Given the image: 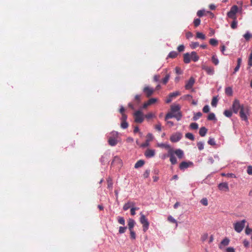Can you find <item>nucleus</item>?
Instances as JSON below:
<instances>
[{
	"instance_id": "obj_1",
	"label": "nucleus",
	"mask_w": 252,
	"mask_h": 252,
	"mask_svg": "<svg viewBox=\"0 0 252 252\" xmlns=\"http://www.w3.org/2000/svg\"><path fill=\"white\" fill-rule=\"evenodd\" d=\"M140 222L143 225V230L146 232L149 228V222L146 219L145 216L142 213H140Z\"/></svg>"
},
{
	"instance_id": "obj_60",
	"label": "nucleus",
	"mask_w": 252,
	"mask_h": 252,
	"mask_svg": "<svg viewBox=\"0 0 252 252\" xmlns=\"http://www.w3.org/2000/svg\"><path fill=\"white\" fill-rule=\"evenodd\" d=\"M150 173V170L147 169L143 174V177L145 178H147L149 176Z\"/></svg>"
},
{
	"instance_id": "obj_44",
	"label": "nucleus",
	"mask_w": 252,
	"mask_h": 252,
	"mask_svg": "<svg viewBox=\"0 0 252 252\" xmlns=\"http://www.w3.org/2000/svg\"><path fill=\"white\" fill-rule=\"evenodd\" d=\"M204 142H203L200 141V142H198L197 143V146L198 149L200 151H201L204 149Z\"/></svg>"
},
{
	"instance_id": "obj_33",
	"label": "nucleus",
	"mask_w": 252,
	"mask_h": 252,
	"mask_svg": "<svg viewBox=\"0 0 252 252\" xmlns=\"http://www.w3.org/2000/svg\"><path fill=\"white\" fill-rule=\"evenodd\" d=\"M225 93L227 95H228L229 96L232 95L233 94V91H232V88L229 87L226 88L225 89Z\"/></svg>"
},
{
	"instance_id": "obj_11",
	"label": "nucleus",
	"mask_w": 252,
	"mask_h": 252,
	"mask_svg": "<svg viewBox=\"0 0 252 252\" xmlns=\"http://www.w3.org/2000/svg\"><path fill=\"white\" fill-rule=\"evenodd\" d=\"M202 68L209 75H213L215 73L214 68L213 67L203 65L202 66Z\"/></svg>"
},
{
	"instance_id": "obj_2",
	"label": "nucleus",
	"mask_w": 252,
	"mask_h": 252,
	"mask_svg": "<svg viewBox=\"0 0 252 252\" xmlns=\"http://www.w3.org/2000/svg\"><path fill=\"white\" fill-rule=\"evenodd\" d=\"M246 220H245L237 221L234 224V230L238 233H240L245 227Z\"/></svg>"
},
{
	"instance_id": "obj_23",
	"label": "nucleus",
	"mask_w": 252,
	"mask_h": 252,
	"mask_svg": "<svg viewBox=\"0 0 252 252\" xmlns=\"http://www.w3.org/2000/svg\"><path fill=\"white\" fill-rule=\"evenodd\" d=\"M191 58L190 54L189 53H186L184 55V62L186 63H190Z\"/></svg>"
},
{
	"instance_id": "obj_42",
	"label": "nucleus",
	"mask_w": 252,
	"mask_h": 252,
	"mask_svg": "<svg viewBox=\"0 0 252 252\" xmlns=\"http://www.w3.org/2000/svg\"><path fill=\"white\" fill-rule=\"evenodd\" d=\"M209 43L212 46H216L218 44V41L215 38H211L210 39Z\"/></svg>"
},
{
	"instance_id": "obj_13",
	"label": "nucleus",
	"mask_w": 252,
	"mask_h": 252,
	"mask_svg": "<svg viewBox=\"0 0 252 252\" xmlns=\"http://www.w3.org/2000/svg\"><path fill=\"white\" fill-rule=\"evenodd\" d=\"M195 83V79L193 77H191L186 82L185 88L186 90L191 89Z\"/></svg>"
},
{
	"instance_id": "obj_52",
	"label": "nucleus",
	"mask_w": 252,
	"mask_h": 252,
	"mask_svg": "<svg viewBox=\"0 0 252 252\" xmlns=\"http://www.w3.org/2000/svg\"><path fill=\"white\" fill-rule=\"evenodd\" d=\"M110 137H114L115 139H117L118 136V132L115 131H113L111 132Z\"/></svg>"
},
{
	"instance_id": "obj_6",
	"label": "nucleus",
	"mask_w": 252,
	"mask_h": 252,
	"mask_svg": "<svg viewBox=\"0 0 252 252\" xmlns=\"http://www.w3.org/2000/svg\"><path fill=\"white\" fill-rule=\"evenodd\" d=\"M134 121L136 123H141L144 121V116L141 110H137L134 113Z\"/></svg>"
},
{
	"instance_id": "obj_61",
	"label": "nucleus",
	"mask_w": 252,
	"mask_h": 252,
	"mask_svg": "<svg viewBox=\"0 0 252 252\" xmlns=\"http://www.w3.org/2000/svg\"><path fill=\"white\" fill-rule=\"evenodd\" d=\"M153 134L151 133H149L147 135V140H149V141H151L153 139Z\"/></svg>"
},
{
	"instance_id": "obj_29",
	"label": "nucleus",
	"mask_w": 252,
	"mask_h": 252,
	"mask_svg": "<svg viewBox=\"0 0 252 252\" xmlns=\"http://www.w3.org/2000/svg\"><path fill=\"white\" fill-rule=\"evenodd\" d=\"M202 114L200 112H197L196 113H194V116L192 118V120L194 121H197L199 119L201 116Z\"/></svg>"
},
{
	"instance_id": "obj_3",
	"label": "nucleus",
	"mask_w": 252,
	"mask_h": 252,
	"mask_svg": "<svg viewBox=\"0 0 252 252\" xmlns=\"http://www.w3.org/2000/svg\"><path fill=\"white\" fill-rule=\"evenodd\" d=\"M238 11V7L236 5H233L229 11L227 13L228 17L231 19H236V14Z\"/></svg>"
},
{
	"instance_id": "obj_30",
	"label": "nucleus",
	"mask_w": 252,
	"mask_h": 252,
	"mask_svg": "<svg viewBox=\"0 0 252 252\" xmlns=\"http://www.w3.org/2000/svg\"><path fill=\"white\" fill-rule=\"evenodd\" d=\"M207 119L209 121H216L217 119L214 113H210L208 116Z\"/></svg>"
},
{
	"instance_id": "obj_41",
	"label": "nucleus",
	"mask_w": 252,
	"mask_h": 252,
	"mask_svg": "<svg viewBox=\"0 0 252 252\" xmlns=\"http://www.w3.org/2000/svg\"><path fill=\"white\" fill-rule=\"evenodd\" d=\"M118 222L123 225H125V220L123 217H118L117 219Z\"/></svg>"
},
{
	"instance_id": "obj_12",
	"label": "nucleus",
	"mask_w": 252,
	"mask_h": 252,
	"mask_svg": "<svg viewBox=\"0 0 252 252\" xmlns=\"http://www.w3.org/2000/svg\"><path fill=\"white\" fill-rule=\"evenodd\" d=\"M154 89L149 86H146L144 88L143 91L147 97L151 96L154 92Z\"/></svg>"
},
{
	"instance_id": "obj_18",
	"label": "nucleus",
	"mask_w": 252,
	"mask_h": 252,
	"mask_svg": "<svg viewBox=\"0 0 252 252\" xmlns=\"http://www.w3.org/2000/svg\"><path fill=\"white\" fill-rule=\"evenodd\" d=\"M108 142L109 144L111 146H115L118 143V140L117 139H115L114 137H108Z\"/></svg>"
},
{
	"instance_id": "obj_16",
	"label": "nucleus",
	"mask_w": 252,
	"mask_h": 252,
	"mask_svg": "<svg viewBox=\"0 0 252 252\" xmlns=\"http://www.w3.org/2000/svg\"><path fill=\"white\" fill-rule=\"evenodd\" d=\"M144 155L147 158H153L155 155V150H153V149H148L145 152Z\"/></svg>"
},
{
	"instance_id": "obj_59",
	"label": "nucleus",
	"mask_w": 252,
	"mask_h": 252,
	"mask_svg": "<svg viewBox=\"0 0 252 252\" xmlns=\"http://www.w3.org/2000/svg\"><path fill=\"white\" fill-rule=\"evenodd\" d=\"M200 202L202 204H203L204 206H207L208 205V200L206 198H202Z\"/></svg>"
},
{
	"instance_id": "obj_34",
	"label": "nucleus",
	"mask_w": 252,
	"mask_h": 252,
	"mask_svg": "<svg viewBox=\"0 0 252 252\" xmlns=\"http://www.w3.org/2000/svg\"><path fill=\"white\" fill-rule=\"evenodd\" d=\"M218 102V99L217 96H215L213 98L211 102V105L213 107H216Z\"/></svg>"
},
{
	"instance_id": "obj_58",
	"label": "nucleus",
	"mask_w": 252,
	"mask_h": 252,
	"mask_svg": "<svg viewBox=\"0 0 252 252\" xmlns=\"http://www.w3.org/2000/svg\"><path fill=\"white\" fill-rule=\"evenodd\" d=\"M167 220H169V221L172 222V223H177V220L173 218L171 216H169L168 217V218H167Z\"/></svg>"
},
{
	"instance_id": "obj_24",
	"label": "nucleus",
	"mask_w": 252,
	"mask_h": 252,
	"mask_svg": "<svg viewBox=\"0 0 252 252\" xmlns=\"http://www.w3.org/2000/svg\"><path fill=\"white\" fill-rule=\"evenodd\" d=\"M230 240L228 238H225L223 239L220 242V245L219 246V248L220 249H222L221 246H227L229 243Z\"/></svg>"
},
{
	"instance_id": "obj_56",
	"label": "nucleus",
	"mask_w": 252,
	"mask_h": 252,
	"mask_svg": "<svg viewBox=\"0 0 252 252\" xmlns=\"http://www.w3.org/2000/svg\"><path fill=\"white\" fill-rule=\"evenodd\" d=\"M209 111H210V107H209V105H206L203 108V112L204 113H208L209 112Z\"/></svg>"
},
{
	"instance_id": "obj_50",
	"label": "nucleus",
	"mask_w": 252,
	"mask_h": 252,
	"mask_svg": "<svg viewBox=\"0 0 252 252\" xmlns=\"http://www.w3.org/2000/svg\"><path fill=\"white\" fill-rule=\"evenodd\" d=\"M107 154H104L102 155L100 159V161L101 162V164H104V162H105L106 159L107 158Z\"/></svg>"
},
{
	"instance_id": "obj_43",
	"label": "nucleus",
	"mask_w": 252,
	"mask_h": 252,
	"mask_svg": "<svg viewBox=\"0 0 252 252\" xmlns=\"http://www.w3.org/2000/svg\"><path fill=\"white\" fill-rule=\"evenodd\" d=\"M208 144L211 145V146H215L216 145V142L215 141V139L214 138L210 137L208 141Z\"/></svg>"
},
{
	"instance_id": "obj_7",
	"label": "nucleus",
	"mask_w": 252,
	"mask_h": 252,
	"mask_svg": "<svg viewBox=\"0 0 252 252\" xmlns=\"http://www.w3.org/2000/svg\"><path fill=\"white\" fill-rule=\"evenodd\" d=\"M242 107H245L243 105H241L240 103V101L238 99H235L233 101L232 108L233 110V111L234 113L237 114L239 110L241 109Z\"/></svg>"
},
{
	"instance_id": "obj_22",
	"label": "nucleus",
	"mask_w": 252,
	"mask_h": 252,
	"mask_svg": "<svg viewBox=\"0 0 252 252\" xmlns=\"http://www.w3.org/2000/svg\"><path fill=\"white\" fill-rule=\"evenodd\" d=\"M237 65L235 67L234 69V71L233 72V74H235L236 72H237L240 67V65H241V64L242 63V59L239 58L237 59Z\"/></svg>"
},
{
	"instance_id": "obj_31",
	"label": "nucleus",
	"mask_w": 252,
	"mask_h": 252,
	"mask_svg": "<svg viewBox=\"0 0 252 252\" xmlns=\"http://www.w3.org/2000/svg\"><path fill=\"white\" fill-rule=\"evenodd\" d=\"M178 54V52H177L176 51H173L169 53L167 58H175L177 56Z\"/></svg>"
},
{
	"instance_id": "obj_39",
	"label": "nucleus",
	"mask_w": 252,
	"mask_h": 252,
	"mask_svg": "<svg viewBox=\"0 0 252 252\" xmlns=\"http://www.w3.org/2000/svg\"><path fill=\"white\" fill-rule=\"evenodd\" d=\"M196 37L198 38L201 39L202 40H204L206 38L205 34L200 32H197Z\"/></svg>"
},
{
	"instance_id": "obj_62",
	"label": "nucleus",
	"mask_w": 252,
	"mask_h": 252,
	"mask_svg": "<svg viewBox=\"0 0 252 252\" xmlns=\"http://www.w3.org/2000/svg\"><path fill=\"white\" fill-rule=\"evenodd\" d=\"M130 231V238L132 239H135L136 238V234L132 230H129Z\"/></svg>"
},
{
	"instance_id": "obj_49",
	"label": "nucleus",
	"mask_w": 252,
	"mask_h": 252,
	"mask_svg": "<svg viewBox=\"0 0 252 252\" xmlns=\"http://www.w3.org/2000/svg\"><path fill=\"white\" fill-rule=\"evenodd\" d=\"M199 46V43L197 42H192L190 44L191 49H195Z\"/></svg>"
},
{
	"instance_id": "obj_45",
	"label": "nucleus",
	"mask_w": 252,
	"mask_h": 252,
	"mask_svg": "<svg viewBox=\"0 0 252 252\" xmlns=\"http://www.w3.org/2000/svg\"><path fill=\"white\" fill-rule=\"evenodd\" d=\"M128 126V124L126 121H122L121 124V127L123 129H126V128Z\"/></svg>"
},
{
	"instance_id": "obj_37",
	"label": "nucleus",
	"mask_w": 252,
	"mask_h": 252,
	"mask_svg": "<svg viewBox=\"0 0 252 252\" xmlns=\"http://www.w3.org/2000/svg\"><path fill=\"white\" fill-rule=\"evenodd\" d=\"M233 21H232L231 24V28L233 29H235L237 27V18L236 19H232Z\"/></svg>"
},
{
	"instance_id": "obj_27",
	"label": "nucleus",
	"mask_w": 252,
	"mask_h": 252,
	"mask_svg": "<svg viewBox=\"0 0 252 252\" xmlns=\"http://www.w3.org/2000/svg\"><path fill=\"white\" fill-rule=\"evenodd\" d=\"M145 163V161L143 160L140 159L137 161L134 165L135 168H138L142 167Z\"/></svg>"
},
{
	"instance_id": "obj_17",
	"label": "nucleus",
	"mask_w": 252,
	"mask_h": 252,
	"mask_svg": "<svg viewBox=\"0 0 252 252\" xmlns=\"http://www.w3.org/2000/svg\"><path fill=\"white\" fill-rule=\"evenodd\" d=\"M190 165H193V163L191 161H183L180 164L179 168L181 170H184L188 168Z\"/></svg>"
},
{
	"instance_id": "obj_57",
	"label": "nucleus",
	"mask_w": 252,
	"mask_h": 252,
	"mask_svg": "<svg viewBox=\"0 0 252 252\" xmlns=\"http://www.w3.org/2000/svg\"><path fill=\"white\" fill-rule=\"evenodd\" d=\"M157 101V99L155 98H152L149 99V100L147 101L149 105H151L154 103H155Z\"/></svg>"
},
{
	"instance_id": "obj_8",
	"label": "nucleus",
	"mask_w": 252,
	"mask_h": 252,
	"mask_svg": "<svg viewBox=\"0 0 252 252\" xmlns=\"http://www.w3.org/2000/svg\"><path fill=\"white\" fill-rule=\"evenodd\" d=\"M183 135L180 132H177L173 133L170 138V140L172 142L175 143L180 141L182 138Z\"/></svg>"
},
{
	"instance_id": "obj_20",
	"label": "nucleus",
	"mask_w": 252,
	"mask_h": 252,
	"mask_svg": "<svg viewBox=\"0 0 252 252\" xmlns=\"http://www.w3.org/2000/svg\"><path fill=\"white\" fill-rule=\"evenodd\" d=\"M190 58L193 62H197L199 60V56L197 55L196 53L194 51L191 52L190 54Z\"/></svg>"
},
{
	"instance_id": "obj_36",
	"label": "nucleus",
	"mask_w": 252,
	"mask_h": 252,
	"mask_svg": "<svg viewBox=\"0 0 252 252\" xmlns=\"http://www.w3.org/2000/svg\"><path fill=\"white\" fill-rule=\"evenodd\" d=\"M158 146L159 147H161V148H164L166 149H168V150L170 149H171L170 148V146L169 144H167V143H160V144H158Z\"/></svg>"
},
{
	"instance_id": "obj_46",
	"label": "nucleus",
	"mask_w": 252,
	"mask_h": 252,
	"mask_svg": "<svg viewBox=\"0 0 252 252\" xmlns=\"http://www.w3.org/2000/svg\"><path fill=\"white\" fill-rule=\"evenodd\" d=\"M189 127L192 129H197L198 128V125L196 123H192L190 124Z\"/></svg>"
},
{
	"instance_id": "obj_4",
	"label": "nucleus",
	"mask_w": 252,
	"mask_h": 252,
	"mask_svg": "<svg viewBox=\"0 0 252 252\" xmlns=\"http://www.w3.org/2000/svg\"><path fill=\"white\" fill-rule=\"evenodd\" d=\"M249 114L248 107H242L240 111V117L244 121L248 122L247 114Z\"/></svg>"
},
{
	"instance_id": "obj_63",
	"label": "nucleus",
	"mask_w": 252,
	"mask_h": 252,
	"mask_svg": "<svg viewBox=\"0 0 252 252\" xmlns=\"http://www.w3.org/2000/svg\"><path fill=\"white\" fill-rule=\"evenodd\" d=\"M204 13V10H199L197 12V15L200 17H202L203 16Z\"/></svg>"
},
{
	"instance_id": "obj_9",
	"label": "nucleus",
	"mask_w": 252,
	"mask_h": 252,
	"mask_svg": "<svg viewBox=\"0 0 252 252\" xmlns=\"http://www.w3.org/2000/svg\"><path fill=\"white\" fill-rule=\"evenodd\" d=\"M167 156H169L170 161L172 164L174 165L177 163V160L176 157L174 156V150L172 149H170L167 153Z\"/></svg>"
},
{
	"instance_id": "obj_10",
	"label": "nucleus",
	"mask_w": 252,
	"mask_h": 252,
	"mask_svg": "<svg viewBox=\"0 0 252 252\" xmlns=\"http://www.w3.org/2000/svg\"><path fill=\"white\" fill-rule=\"evenodd\" d=\"M180 94V93L179 91H176L173 93H170L169 94L167 99L165 100V102L166 103H170L173 98L176 97V96L179 95Z\"/></svg>"
},
{
	"instance_id": "obj_54",
	"label": "nucleus",
	"mask_w": 252,
	"mask_h": 252,
	"mask_svg": "<svg viewBox=\"0 0 252 252\" xmlns=\"http://www.w3.org/2000/svg\"><path fill=\"white\" fill-rule=\"evenodd\" d=\"M108 188L112 189L113 187L112 181L110 178H108L107 180Z\"/></svg>"
},
{
	"instance_id": "obj_15",
	"label": "nucleus",
	"mask_w": 252,
	"mask_h": 252,
	"mask_svg": "<svg viewBox=\"0 0 252 252\" xmlns=\"http://www.w3.org/2000/svg\"><path fill=\"white\" fill-rule=\"evenodd\" d=\"M181 107L179 104H173L170 107V112L173 114L181 113L180 111Z\"/></svg>"
},
{
	"instance_id": "obj_38",
	"label": "nucleus",
	"mask_w": 252,
	"mask_h": 252,
	"mask_svg": "<svg viewBox=\"0 0 252 252\" xmlns=\"http://www.w3.org/2000/svg\"><path fill=\"white\" fill-rule=\"evenodd\" d=\"M186 138L189 139L192 141L194 140V135L191 133L188 132L185 134Z\"/></svg>"
},
{
	"instance_id": "obj_19",
	"label": "nucleus",
	"mask_w": 252,
	"mask_h": 252,
	"mask_svg": "<svg viewBox=\"0 0 252 252\" xmlns=\"http://www.w3.org/2000/svg\"><path fill=\"white\" fill-rule=\"evenodd\" d=\"M135 203L133 202L128 201L127 203H125L123 206V210L126 211L130 208L131 207L134 206Z\"/></svg>"
},
{
	"instance_id": "obj_32",
	"label": "nucleus",
	"mask_w": 252,
	"mask_h": 252,
	"mask_svg": "<svg viewBox=\"0 0 252 252\" xmlns=\"http://www.w3.org/2000/svg\"><path fill=\"white\" fill-rule=\"evenodd\" d=\"M243 37L246 41H249L250 38L252 37V34L249 31H247L246 33L243 35Z\"/></svg>"
},
{
	"instance_id": "obj_28",
	"label": "nucleus",
	"mask_w": 252,
	"mask_h": 252,
	"mask_svg": "<svg viewBox=\"0 0 252 252\" xmlns=\"http://www.w3.org/2000/svg\"><path fill=\"white\" fill-rule=\"evenodd\" d=\"M121 162H122V160L120 159V158L118 156H115L113 158V159L111 162V164L112 165L115 163L121 164Z\"/></svg>"
},
{
	"instance_id": "obj_51",
	"label": "nucleus",
	"mask_w": 252,
	"mask_h": 252,
	"mask_svg": "<svg viewBox=\"0 0 252 252\" xmlns=\"http://www.w3.org/2000/svg\"><path fill=\"white\" fill-rule=\"evenodd\" d=\"M200 19L199 18H196L194 20L193 24L195 27H198L200 24Z\"/></svg>"
},
{
	"instance_id": "obj_35",
	"label": "nucleus",
	"mask_w": 252,
	"mask_h": 252,
	"mask_svg": "<svg viewBox=\"0 0 252 252\" xmlns=\"http://www.w3.org/2000/svg\"><path fill=\"white\" fill-rule=\"evenodd\" d=\"M212 62L214 63L215 65H217L219 63V61L217 56L214 55L212 57Z\"/></svg>"
},
{
	"instance_id": "obj_48",
	"label": "nucleus",
	"mask_w": 252,
	"mask_h": 252,
	"mask_svg": "<svg viewBox=\"0 0 252 252\" xmlns=\"http://www.w3.org/2000/svg\"><path fill=\"white\" fill-rule=\"evenodd\" d=\"M126 229L127 227L126 226H120L119 228V233L120 234H123L125 232Z\"/></svg>"
},
{
	"instance_id": "obj_14",
	"label": "nucleus",
	"mask_w": 252,
	"mask_h": 252,
	"mask_svg": "<svg viewBox=\"0 0 252 252\" xmlns=\"http://www.w3.org/2000/svg\"><path fill=\"white\" fill-rule=\"evenodd\" d=\"M218 188L221 191H228L229 190V187L228 183L223 182L218 185Z\"/></svg>"
},
{
	"instance_id": "obj_55",
	"label": "nucleus",
	"mask_w": 252,
	"mask_h": 252,
	"mask_svg": "<svg viewBox=\"0 0 252 252\" xmlns=\"http://www.w3.org/2000/svg\"><path fill=\"white\" fill-rule=\"evenodd\" d=\"M247 172L249 175H252V165L248 166L247 169Z\"/></svg>"
},
{
	"instance_id": "obj_64",
	"label": "nucleus",
	"mask_w": 252,
	"mask_h": 252,
	"mask_svg": "<svg viewBox=\"0 0 252 252\" xmlns=\"http://www.w3.org/2000/svg\"><path fill=\"white\" fill-rule=\"evenodd\" d=\"M226 252H235V250L233 247H228L226 249Z\"/></svg>"
},
{
	"instance_id": "obj_47",
	"label": "nucleus",
	"mask_w": 252,
	"mask_h": 252,
	"mask_svg": "<svg viewBox=\"0 0 252 252\" xmlns=\"http://www.w3.org/2000/svg\"><path fill=\"white\" fill-rule=\"evenodd\" d=\"M169 78H170V75L169 74H166V76H165V77L162 80L163 84H166L168 82V81L169 79Z\"/></svg>"
},
{
	"instance_id": "obj_53",
	"label": "nucleus",
	"mask_w": 252,
	"mask_h": 252,
	"mask_svg": "<svg viewBox=\"0 0 252 252\" xmlns=\"http://www.w3.org/2000/svg\"><path fill=\"white\" fill-rule=\"evenodd\" d=\"M248 65L250 67L252 66V50L250 55L249 60H248Z\"/></svg>"
},
{
	"instance_id": "obj_25",
	"label": "nucleus",
	"mask_w": 252,
	"mask_h": 252,
	"mask_svg": "<svg viewBox=\"0 0 252 252\" xmlns=\"http://www.w3.org/2000/svg\"><path fill=\"white\" fill-rule=\"evenodd\" d=\"M174 154H176L179 158H183L184 156V152L182 150L179 149L174 151Z\"/></svg>"
},
{
	"instance_id": "obj_40",
	"label": "nucleus",
	"mask_w": 252,
	"mask_h": 252,
	"mask_svg": "<svg viewBox=\"0 0 252 252\" xmlns=\"http://www.w3.org/2000/svg\"><path fill=\"white\" fill-rule=\"evenodd\" d=\"M223 114L226 117L230 118L232 116V113L231 111H230L229 110H225L223 112Z\"/></svg>"
},
{
	"instance_id": "obj_26",
	"label": "nucleus",
	"mask_w": 252,
	"mask_h": 252,
	"mask_svg": "<svg viewBox=\"0 0 252 252\" xmlns=\"http://www.w3.org/2000/svg\"><path fill=\"white\" fill-rule=\"evenodd\" d=\"M207 129L205 127H201L199 131V135L202 137L205 136L207 132Z\"/></svg>"
},
{
	"instance_id": "obj_5",
	"label": "nucleus",
	"mask_w": 252,
	"mask_h": 252,
	"mask_svg": "<svg viewBox=\"0 0 252 252\" xmlns=\"http://www.w3.org/2000/svg\"><path fill=\"white\" fill-rule=\"evenodd\" d=\"M182 117V113H178L176 114H173V113L170 112L166 114V115L165 116V120L167 121V120L169 119H171L173 118H175L176 119L177 121L181 120V118Z\"/></svg>"
},
{
	"instance_id": "obj_21",
	"label": "nucleus",
	"mask_w": 252,
	"mask_h": 252,
	"mask_svg": "<svg viewBox=\"0 0 252 252\" xmlns=\"http://www.w3.org/2000/svg\"><path fill=\"white\" fill-rule=\"evenodd\" d=\"M135 224V220L132 219H129L128 220V227L129 230H132Z\"/></svg>"
}]
</instances>
